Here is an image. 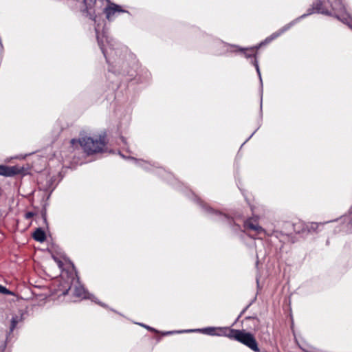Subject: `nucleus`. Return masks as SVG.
<instances>
[{
    "label": "nucleus",
    "mask_w": 352,
    "mask_h": 352,
    "mask_svg": "<svg viewBox=\"0 0 352 352\" xmlns=\"http://www.w3.org/2000/svg\"><path fill=\"white\" fill-rule=\"evenodd\" d=\"M192 331H198L210 336H228L243 343L254 351H258V347L254 337L250 333L245 332V331L228 329L222 327H206L195 330L182 331L179 333Z\"/></svg>",
    "instance_id": "1"
},
{
    "label": "nucleus",
    "mask_w": 352,
    "mask_h": 352,
    "mask_svg": "<svg viewBox=\"0 0 352 352\" xmlns=\"http://www.w3.org/2000/svg\"><path fill=\"white\" fill-rule=\"evenodd\" d=\"M315 9L322 14L335 15L352 29V17L346 12L340 0H318Z\"/></svg>",
    "instance_id": "2"
},
{
    "label": "nucleus",
    "mask_w": 352,
    "mask_h": 352,
    "mask_svg": "<svg viewBox=\"0 0 352 352\" xmlns=\"http://www.w3.org/2000/svg\"><path fill=\"white\" fill-rule=\"evenodd\" d=\"M58 281L59 283L58 285V289H56V293L58 296H65L67 294L69 290L72 289L73 285V293L75 296L84 299L89 298L92 300H95L94 297L90 295L78 283V280H76L73 276L67 275L66 278H65V274H62L60 279Z\"/></svg>",
    "instance_id": "3"
},
{
    "label": "nucleus",
    "mask_w": 352,
    "mask_h": 352,
    "mask_svg": "<svg viewBox=\"0 0 352 352\" xmlns=\"http://www.w3.org/2000/svg\"><path fill=\"white\" fill-rule=\"evenodd\" d=\"M79 143L84 151L88 155L103 152L106 146L105 135H100L98 138H94L91 137H83L76 140L72 139L71 144L75 146L76 143Z\"/></svg>",
    "instance_id": "4"
},
{
    "label": "nucleus",
    "mask_w": 352,
    "mask_h": 352,
    "mask_svg": "<svg viewBox=\"0 0 352 352\" xmlns=\"http://www.w3.org/2000/svg\"><path fill=\"white\" fill-rule=\"evenodd\" d=\"M95 31L96 33V37L98 42V45L106 58L108 63L110 62L111 58L113 56L116 52L114 49V42L112 38H109L104 32H102V34H100L99 25L95 26Z\"/></svg>",
    "instance_id": "5"
},
{
    "label": "nucleus",
    "mask_w": 352,
    "mask_h": 352,
    "mask_svg": "<svg viewBox=\"0 0 352 352\" xmlns=\"http://www.w3.org/2000/svg\"><path fill=\"white\" fill-rule=\"evenodd\" d=\"M294 24V22L289 23V24H287L285 26H284L283 28H282L280 30H279L278 32H274L273 33L271 36H270L269 37H267L264 42H262L258 46H254V47H250V48H245V49H239L240 50H242V51H244V54L245 56L248 58V57H250L252 56H253L256 52V50L261 46L264 43H269L270 42H271L272 40L276 38L277 37H278L280 34H282L283 32H285V31H287V30H289L290 28V27Z\"/></svg>",
    "instance_id": "6"
},
{
    "label": "nucleus",
    "mask_w": 352,
    "mask_h": 352,
    "mask_svg": "<svg viewBox=\"0 0 352 352\" xmlns=\"http://www.w3.org/2000/svg\"><path fill=\"white\" fill-rule=\"evenodd\" d=\"M107 1V5L104 8L103 12L108 21H112L117 14L120 13L126 12L120 6L117 5L109 0Z\"/></svg>",
    "instance_id": "7"
},
{
    "label": "nucleus",
    "mask_w": 352,
    "mask_h": 352,
    "mask_svg": "<svg viewBox=\"0 0 352 352\" xmlns=\"http://www.w3.org/2000/svg\"><path fill=\"white\" fill-rule=\"evenodd\" d=\"M21 173V169L17 166H8L0 165V175L12 177Z\"/></svg>",
    "instance_id": "8"
},
{
    "label": "nucleus",
    "mask_w": 352,
    "mask_h": 352,
    "mask_svg": "<svg viewBox=\"0 0 352 352\" xmlns=\"http://www.w3.org/2000/svg\"><path fill=\"white\" fill-rule=\"evenodd\" d=\"M244 226L246 229L255 231L258 234L265 233L264 229L258 225L257 220L255 219L251 218L247 220Z\"/></svg>",
    "instance_id": "9"
},
{
    "label": "nucleus",
    "mask_w": 352,
    "mask_h": 352,
    "mask_svg": "<svg viewBox=\"0 0 352 352\" xmlns=\"http://www.w3.org/2000/svg\"><path fill=\"white\" fill-rule=\"evenodd\" d=\"M33 238L39 242H43L45 239V234L41 229H37L33 234Z\"/></svg>",
    "instance_id": "10"
},
{
    "label": "nucleus",
    "mask_w": 352,
    "mask_h": 352,
    "mask_svg": "<svg viewBox=\"0 0 352 352\" xmlns=\"http://www.w3.org/2000/svg\"><path fill=\"white\" fill-rule=\"evenodd\" d=\"M22 320V316H13L11 321V327L10 330L13 331V329L16 327V324L21 322Z\"/></svg>",
    "instance_id": "11"
},
{
    "label": "nucleus",
    "mask_w": 352,
    "mask_h": 352,
    "mask_svg": "<svg viewBox=\"0 0 352 352\" xmlns=\"http://www.w3.org/2000/svg\"><path fill=\"white\" fill-rule=\"evenodd\" d=\"M322 225V223H317L315 222H311L306 226V229L308 232H315L319 227V226Z\"/></svg>",
    "instance_id": "12"
},
{
    "label": "nucleus",
    "mask_w": 352,
    "mask_h": 352,
    "mask_svg": "<svg viewBox=\"0 0 352 352\" xmlns=\"http://www.w3.org/2000/svg\"><path fill=\"white\" fill-rule=\"evenodd\" d=\"M207 210H208L209 212H211L212 214H214L217 215L219 219H227V216L225 214H221V212H217L213 210L212 209L210 208L209 207L207 208Z\"/></svg>",
    "instance_id": "13"
},
{
    "label": "nucleus",
    "mask_w": 352,
    "mask_h": 352,
    "mask_svg": "<svg viewBox=\"0 0 352 352\" xmlns=\"http://www.w3.org/2000/svg\"><path fill=\"white\" fill-rule=\"evenodd\" d=\"M254 66L256 67V72L258 73V75L261 83L262 84L261 75L258 64V62L256 60H254Z\"/></svg>",
    "instance_id": "14"
},
{
    "label": "nucleus",
    "mask_w": 352,
    "mask_h": 352,
    "mask_svg": "<svg viewBox=\"0 0 352 352\" xmlns=\"http://www.w3.org/2000/svg\"><path fill=\"white\" fill-rule=\"evenodd\" d=\"M0 293L5 294H12V293L7 289L5 287L0 285Z\"/></svg>",
    "instance_id": "15"
},
{
    "label": "nucleus",
    "mask_w": 352,
    "mask_h": 352,
    "mask_svg": "<svg viewBox=\"0 0 352 352\" xmlns=\"http://www.w3.org/2000/svg\"><path fill=\"white\" fill-rule=\"evenodd\" d=\"M135 162L136 164L144 166L146 169H148V163L143 162V161L137 160H135Z\"/></svg>",
    "instance_id": "16"
},
{
    "label": "nucleus",
    "mask_w": 352,
    "mask_h": 352,
    "mask_svg": "<svg viewBox=\"0 0 352 352\" xmlns=\"http://www.w3.org/2000/svg\"><path fill=\"white\" fill-rule=\"evenodd\" d=\"M304 351H307V352H314V349H311V348H309V349H303Z\"/></svg>",
    "instance_id": "17"
},
{
    "label": "nucleus",
    "mask_w": 352,
    "mask_h": 352,
    "mask_svg": "<svg viewBox=\"0 0 352 352\" xmlns=\"http://www.w3.org/2000/svg\"><path fill=\"white\" fill-rule=\"evenodd\" d=\"M140 324V325H141V326H143V327H146V328H147V329H150V330H153V329H152V328H151V327H148V326H146V325L142 324Z\"/></svg>",
    "instance_id": "18"
},
{
    "label": "nucleus",
    "mask_w": 352,
    "mask_h": 352,
    "mask_svg": "<svg viewBox=\"0 0 352 352\" xmlns=\"http://www.w3.org/2000/svg\"><path fill=\"white\" fill-rule=\"evenodd\" d=\"M60 263H61V262L58 261V265H59L60 267Z\"/></svg>",
    "instance_id": "19"
},
{
    "label": "nucleus",
    "mask_w": 352,
    "mask_h": 352,
    "mask_svg": "<svg viewBox=\"0 0 352 352\" xmlns=\"http://www.w3.org/2000/svg\"><path fill=\"white\" fill-rule=\"evenodd\" d=\"M305 16H306V14H303V15L301 16V18H302V17H304Z\"/></svg>",
    "instance_id": "20"
}]
</instances>
